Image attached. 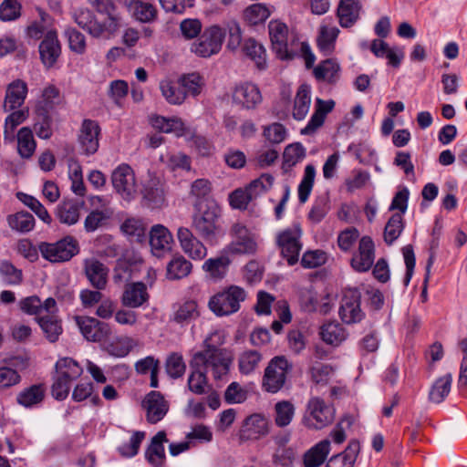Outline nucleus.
<instances>
[{
	"instance_id": "52",
	"label": "nucleus",
	"mask_w": 467,
	"mask_h": 467,
	"mask_svg": "<svg viewBox=\"0 0 467 467\" xmlns=\"http://www.w3.org/2000/svg\"><path fill=\"white\" fill-rule=\"evenodd\" d=\"M270 14L269 8L265 4L257 3L244 9V18L248 24L256 26L264 23L269 17Z\"/></svg>"
},
{
	"instance_id": "23",
	"label": "nucleus",
	"mask_w": 467,
	"mask_h": 467,
	"mask_svg": "<svg viewBox=\"0 0 467 467\" xmlns=\"http://www.w3.org/2000/svg\"><path fill=\"white\" fill-rule=\"evenodd\" d=\"M39 54L41 61L47 68H50L56 64L61 54V47L55 31L47 32L39 45Z\"/></svg>"
},
{
	"instance_id": "47",
	"label": "nucleus",
	"mask_w": 467,
	"mask_h": 467,
	"mask_svg": "<svg viewBox=\"0 0 467 467\" xmlns=\"http://www.w3.org/2000/svg\"><path fill=\"white\" fill-rule=\"evenodd\" d=\"M9 112L10 114L5 119L4 126V137L5 140L14 139L16 129L28 118L29 109L23 108Z\"/></svg>"
},
{
	"instance_id": "53",
	"label": "nucleus",
	"mask_w": 467,
	"mask_h": 467,
	"mask_svg": "<svg viewBox=\"0 0 467 467\" xmlns=\"http://www.w3.org/2000/svg\"><path fill=\"white\" fill-rule=\"evenodd\" d=\"M306 157V149L301 143H293L285 147L284 151L283 169L286 171L299 163Z\"/></svg>"
},
{
	"instance_id": "13",
	"label": "nucleus",
	"mask_w": 467,
	"mask_h": 467,
	"mask_svg": "<svg viewBox=\"0 0 467 467\" xmlns=\"http://www.w3.org/2000/svg\"><path fill=\"white\" fill-rule=\"evenodd\" d=\"M360 292L356 288L347 289L341 299L339 317L346 324L360 322L364 317V312L360 307Z\"/></svg>"
},
{
	"instance_id": "6",
	"label": "nucleus",
	"mask_w": 467,
	"mask_h": 467,
	"mask_svg": "<svg viewBox=\"0 0 467 467\" xmlns=\"http://www.w3.org/2000/svg\"><path fill=\"white\" fill-rule=\"evenodd\" d=\"M229 234L232 241L224 249L230 255L252 254L257 250L254 234L241 222L233 223Z\"/></svg>"
},
{
	"instance_id": "54",
	"label": "nucleus",
	"mask_w": 467,
	"mask_h": 467,
	"mask_svg": "<svg viewBox=\"0 0 467 467\" xmlns=\"http://www.w3.org/2000/svg\"><path fill=\"white\" fill-rule=\"evenodd\" d=\"M180 83L184 88L183 91L186 92V96L191 95L192 97L200 95L205 86L203 77L198 73H191L182 76L180 78Z\"/></svg>"
},
{
	"instance_id": "41",
	"label": "nucleus",
	"mask_w": 467,
	"mask_h": 467,
	"mask_svg": "<svg viewBox=\"0 0 467 467\" xmlns=\"http://www.w3.org/2000/svg\"><path fill=\"white\" fill-rule=\"evenodd\" d=\"M296 414V407L289 400H280L274 407L275 424L279 428L290 425Z\"/></svg>"
},
{
	"instance_id": "30",
	"label": "nucleus",
	"mask_w": 467,
	"mask_h": 467,
	"mask_svg": "<svg viewBox=\"0 0 467 467\" xmlns=\"http://www.w3.org/2000/svg\"><path fill=\"white\" fill-rule=\"evenodd\" d=\"M167 441L166 433L162 431L157 432V434L152 437L145 456L147 461L153 467H161L163 465L165 461V449L163 443Z\"/></svg>"
},
{
	"instance_id": "44",
	"label": "nucleus",
	"mask_w": 467,
	"mask_h": 467,
	"mask_svg": "<svg viewBox=\"0 0 467 467\" xmlns=\"http://www.w3.org/2000/svg\"><path fill=\"white\" fill-rule=\"evenodd\" d=\"M340 67L334 59H326L314 68L317 80L335 83L339 78Z\"/></svg>"
},
{
	"instance_id": "36",
	"label": "nucleus",
	"mask_w": 467,
	"mask_h": 467,
	"mask_svg": "<svg viewBox=\"0 0 467 467\" xmlns=\"http://www.w3.org/2000/svg\"><path fill=\"white\" fill-rule=\"evenodd\" d=\"M330 451V441L323 440L308 450L304 455L305 467H319Z\"/></svg>"
},
{
	"instance_id": "34",
	"label": "nucleus",
	"mask_w": 467,
	"mask_h": 467,
	"mask_svg": "<svg viewBox=\"0 0 467 467\" xmlns=\"http://www.w3.org/2000/svg\"><path fill=\"white\" fill-rule=\"evenodd\" d=\"M46 389L42 384H35L22 389L16 396V401L25 408L40 404L45 398Z\"/></svg>"
},
{
	"instance_id": "19",
	"label": "nucleus",
	"mask_w": 467,
	"mask_h": 467,
	"mask_svg": "<svg viewBox=\"0 0 467 467\" xmlns=\"http://www.w3.org/2000/svg\"><path fill=\"white\" fill-rule=\"evenodd\" d=\"M375 260V245L369 236L359 239L358 249L351 258V266L358 272L368 271Z\"/></svg>"
},
{
	"instance_id": "62",
	"label": "nucleus",
	"mask_w": 467,
	"mask_h": 467,
	"mask_svg": "<svg viewBox=\"0 0 467 467\" xmlns=\"http://www.w3.org/2000/svg\"><path fill=\"white\" fill-rule=\"evenodd\" d=\"M403 219L400 213L393 214L384 229V240L388 244L396 241L403 231Z\"/></svg>"
},
{
	"instance_id": "3",
	"label": "nucleus",
	"mask_w": 467,
	"mask_h": 467,
	"mask_svg": "<svg viewBox=\"0 0 467 467\" xmlns=\"http://www.w3.org/2000/svg\"><path fill=\"white\" fill-rule=\"evenodd\" d=\"M246 297L243 287L232 285L211 296L208 306L215 316L227 317L238 312Z\"/></svg>"
},
{
	"instance_id": "24",
	"label": "nucleus",
	"mask_w": 467,
	"mask_h": 467,
	"mask_svg": "<svg viewBox=\"0 0 467 467\" xmlns=\"http://www.w3.org/2000/svg\"><path fill=\"white\" fill-rule=\"evenodd\" d=\"M230 265V254L225 253V249L223 248L218 256L207 259L203 263L202 269L209 279L217 282L226 276Z\"/></svg>"
},
{
	"instance_id": "39",
	"label": "nucleus",
	"mask_w": 467,
	"mask_h": 467,
	"mask_svg": "<svg viewBox=\"0 0 467 467\" xmlns=\"http://www.w3.org/2000/svg\"><path fill=\"white\" fill-rule=\"evenodd\" d=\"M263 360V355L256 349H247L240 353L238 357V368L243 375H251L258 368Z\"/></svg>"
},
{
	"instance_id": "49",
	"label": "nucleus",
	"mask_w": 467,
	"mask_h": 467,
	"mask_svg": "<svg viewBox=\"0 0 467 467\" xmlns=\"http://www.w3.org/2000/svg\"><path fill=\"white\" fill-rule=\"evenodd\" d=\"M452 377L450 373L437 379L431 388L429 399L431 402L441 403L451 391Z\"/></svg>"
},
{
	"instance_id": "63",
	"label": "nucleus",
	"mask_w": 467,
	"mask_h": 467,
	"mask_svg": "<svg viewBox=\"0 0 467 467\" xmlns=\"http://www.w3.org/2000/svg\"><path fill=\"white\" fill-rule=\"evenodd\" d=\"M188 378L189 389L197 395H202L206 392L208 386L207 374L200 368H192Z\"/></svg>"
},
{
	"instance_id": "50",
	"label": "nucleus",
	"mask_w": 467,
	"mask_h": 467,
	"mask_svg": "<svg viewBox=\"0 0 467 467\" xmlns=\"http://www.w3.org/2000/svg\"><path fill=\"white\" fill-rule=\"evenodd\" d=\"M17 150L24 159L32 157L36 150V141L32 130L24 127L17 133Z\"/></svg>"
},
{
	"instance_id": "48",
	"label": "nucleus",
	"mask_w": 467,
	"mask_h": 467,
	"mask_svg": "<svg viewBox=\"0 0 467 467\" xmlns=\"http://www.w3.org/2000/svg\"><path fill=\"white\" fill-rule=\"evenodd\" d=\"M9 227L19 233H28L35 227V218L28 212H18L6 218Z\"/></svg>"
},
{
	"instance_id": "21",
	"label": "nucleus",
	"mask_w": 467,
	"mask_h": 467,
	"mask_svg": "<svg viewBox=\"0 0 467 467\" xmlns=\"http://www.w3.org/2000/svg\"><path fill=\"white\" fill-rule=\"evenodd\" d=\"M28 93L27 84L22 79H15L6 86L3 109L5 112L23 109Z\"/></svg>"
},
{
	"instance_id": "42",
	"label": "nucleus",
	"mask_w": 467,
	"mask_h": 467,
	"mask_svg": "<svg viewBox=\"0 0 467 467\" xmlns=\"http://www.w3.org/2000/svg\"><path fill=\"white\" fill-rule=\"evenodd\" d=\"M192 265L182 255L174 256L167 265V278L170 280L182 279L189 275Z\"/></svg>"
},
{
	"instance_id": "5",
	"label": "nucleus",
	"mask_w": 467,
	"mask_h": 467,
	"mask_svg": "<svg viewBox=\"0 0 467 467\" xmlns=\"http://www.w3.org/2000/svg\"><path fill=\"white\" fill-rule=\"evenodd\" d=\"M111 182L115 192L126 202H131L140 193L135 172L128 164H120L112 171Z\"/></svg>"
},
{
	"instance_id": "8",
	"label": "nucleus",
	"mask_w": 467,
	"mask_h": 467,
	"mask_svg": "<svg viewBox=\"0 0 467 467\" xmlns=\"http://www.w3.org/2000/svg\"><path fill=\"white\" fill-rule=\"evenodd\" d=\"M225 37V31L219 26L206 27L198 40L192 43L191 51L201 57H210L220 52Z\"/></svg>"
},
{
	"instance_id": "56",
	"label": "nucleus",
	"mask_w": 467,
	"mask_h": 467,
	"mask_svg": "<svg viewBox=\"0 0 467 467\" xmlns=\"http://www.w3.org/2000/svg\"><path fill=\"white\" fill-rule=\"evenodd\" d=\"M161 161L172 171L191 170V159L182 152L168 153L161 156Z\"/></svg>"
},
{
	"instance_id": "61",
	"label": "nucleus",
	"mask_w": 467,
	"mask_h": 467,
	"mask_svg": "<svg viewBox=\"0 0 467 467\" xmlns=\"http://www.w3.org/2000/svg\"><path fill=\"white\" fill-rule=\"evenodd\" d=\"M316 177V169L312 164H308L305 168L303 179L298 186V199L304 203L308 199Z\"/></svg>"
},
{
	"instance_id": "58",
	"label": "nucleus",
	"mask_w": 467,
	"mask_h": 467,
	"mask_svg": "<svg viewBox=\"0 0 467 467\" xmlns=\"http://www.w3.org/2000/svg\"><path fill=\"white\" fill-rule=\"evenodd\" d=\"M160 88L162 96L170 104L180 105L186 99V92L169 80H162L160 83Z\"/></svg>"
},
{
	"instance_id": "18",
	"label": "nucleus",
	"mask_w": 467,
	"mask_h": 467,
	"mask_svg": "<svg viewBox=\"0 0 467 467\" xmlns=\"http://www.w3.org/2000/svg\"><path fill=\"white\" fill-rule=\"evenodd\" d=\"M177 239L182 250L192 260H202L207 255L206 246L189 228H178Z\"/></svg>"
},
{
	"instance_id": "60",
	"label": "nucleus",
	"mask_w": 467,
	"mask_h": 467,
	"mask_svg": "<svg viewBox=\"0 0 467 467\" xmlns=\"http://www.w3.org/2000/svg\"><path fill=\"white\" fill-rule=\"evenodd\" d=\"M17 198L28 208H30L37 217L46 223H50L52 219L44 205L34 196L26 193H17Z\"/></svg>"
},
{
	"instance_id": "29",
	"label": "nucleus",
	"mask_w": 467,
	"mask_h": 467,
	"mask_svg": "<svg viewBox=\"0 0 467 467\" xmlns=\"http://www.w3.org/2000/svg\"><path fill=\"white\" fill-rule=\"evenodd\" d=\"M36 321L49 342L54 343L58 340L63 332V327L57 312L46 313L36 317Z\"/></svg>"
},
{
	"instance_id": "45",
	"label": "nucleus",
	"mask_w": 467,
	"mask_h": 467,
	"mask_svg": "<svg viewBox=\"0 0 467 467\" xmlns=\"http://www.w3.org/2000/svg\"><path fill=\"white\" fill-rule=\"evenodd\" d=\"M359 449V444L352 441L348 448L341 453L331 457L326 467H352Z\"/></svg>"
},
{
	"instance_id": "37",
	"label": "nucleus",
	"mask_w": 467,
	"mask_h": 467,
	"mask_svg": "<svg viewBox=\"0 0 467 467\" xmlns=\"http://www.w3.org/2000/svg\"><path fill=\"white\" fill-rule=\"evenodd\" d=\"M319 335L324 342L338 346L348 337L347 330L337 322H327L320 327Z\"/></svg>"
},
{
	"instance_id": "35",
	"label": "nucleus",
	"mask_w": 467,
	"mask_h": 467,
	"mask_svg": "<svg viewBox=\"0 0 467 467\" xmlns=\"http://www.w3.org/2000/svg\"><path fill=\"white\" fill-rule=\"evenodd\" d=\"M79 203L74 200H64L56 208L55 214L61 223L73 225L79 220Z\"/></svg>"
},
{
	"instance_id": "20",
	"label": "nucleus",
	"mask_w": 467,
	"mask_h": 467,
	"mask_svg": "<svg viewBox=\"0 0 467 467\" xmlns=\"http://www.w3.org/2000/svg\"><path fill=\"white\" fill-rule=\"evenodd\" d=\"M142 407L146 410L147 421L150 424L161 421L169 410V404L164 397L155 390L146 395Z\"/></svg>"
},
{
	"instance_id": "57",
	"label": "nucleus",
	"mask_w": 467,
	"mask_h": 467,
	"mask_svg": "<svg viewBox=\"0 0 467 467\" xmlns=\"http://www.w3.org/2000/svg\"><path fill=\"white\" fill-rule=\"evenodd\" d=\"M199 317L198 306L195 301H186L174 312L173 319L179 324H188Z\"/></svg>"
},
{
	"instance_id": "12",
	"label": "nucleus",
	"mask_w": 467,
	"mask_h": 467,
	"mask_svg": "<svg viewBox=\"0 0 467 467\" xmlns=\"http://www.w3.org/2000/svg\"><path fill=\"white\" fill-rule=\"evenodd\" d=\"M142 200L151 209L161 208L166 205V192L164 183L154 172L148 171V178L140 189Z\"/></svg>"
},
{
	"instance_id": "46",
	"label": "nucleus",
	"mask_w": 467,
	"mask_h": 467,
	"mask_svg": "<svg viewBox=\"0 0 467 467\" xmlns=\"http://www.w3.org/2000/svg\"><path fill=\"white\" fill-rule=\"evenodd\" d=\"M310 104V88L306 85H302L295 99L293 117L297 120L305 119L309 111Z\"/></svg>"
},
{
	"instance_id": "15",
	"label": "nucleus",
	"mask_w": 467,
	"mask_h": 467,
	"mask_svg": "<svg viewBox=\"0 0 467 467\" xmlns=\"http://www.w3.org/2000/svg\"><path fill=\"white\" fill-rule=\"evenodd\" d=\"M74 320L83 337L88 341H105L111 334L109 324L94 317L76 316Z\"/></svg>"
},
{
	"instance_id": "27",
	"label": "nucleus",
	"mask_w": 467,
	"mask_h": 467,
	"mask_svg": "<svg viewBox=\"0 0 467 467\" xmlns=\"http://www.w3.org/2000/svg\"><path fill=\"white\" fill-rule=\"evenodd\" d=\"M149 297L146 285L142 282H133L126 285L120 299L124 306L138 308L147 303Z\"/></svg>"
},
{
	"instance_id": "26",
	"label": "nucleus",
	"mask_w": 467,
	"mask_h": 467,
	"mask_svg": "<svg viewBox=\"0 0 467 467\" xmlns=\"http://www.w3.org/2000/svg\"><path fill=\"white\" fill-rule=\"evenodd\" d=\"M19 307L24 313L36 316V317L46 313L58 312L55 298L48 297L42 302L37 296H31L21 299Z\"/></svg>"
},
{
	"instance_id": "14",
	"label": "nucleus",
	"mask_w": 467,
	"mask_h": 467,
	"mask_svg": "<svg viewBox=\"0 0 467 467\" xmlns=\"http://www.w3.org/2000/svg\"><path fill=\"white\" fill-rule=\"evenodd\" d=\"M232 101L241 109L251 110L255 109L262 103L263 96L255 84L244 82L234 88Z\"/></svg>"
},
{
	"instance_id": "31",
	"label": "nucleus",
	"mask_w": 467,
	"mask_h": 467,
	"mask_svg": "<svg viewBox=\"0 0 467 467\" xmlns=\"http://www.w3.org/2000/svg\"><path fill=\"white\" fill-rule=\"evenodd\" d=\"M88 2L99 16H105L109 22H113L120 27L123 26V15L113 0H88Z\"/></svg>"
},
{
	"instance_id": "33",
	"label": "nucleus",
	"mask_w": 467,
	"mask_h": 467,
	"mask_svg": "<svg viewBox=\"0 0 467 467\" xmlns=\"http://www.w3.org/2000/svg\"><path fill=\"white\" fill-rule=\"evenodd\" d=\"M360 5L358 0H340L337 17L343 27L353 26L359 16Z\"/></svg>"
},
{
	"instance_id": "55",
	"label": "nucleus",
	"mask_w": 467,
	"mask_h": 467,
	"mask_svg": "<svg viewBox=\"0 0 467 467\" xmlns=\"http://www.w3.org/2000/svg\"><path fill=\"white\" fill-rule=\"evenodd\" d=\"M113 209L93 210L84 221L85 230L88 233L96 231L113 215Z\"/></svg>"
},
{
	"instance_id": "2",
	"label": "nucleus",
	"mask_w": 467,
	"mask_h": 467,
	"mask_svg": "<svg viewBox=\"0 0 467 467\" xmlns=\"http://www.w3.org/2000/svg\"><path fill=\"white\" fill-rule=\"evenodd\" d=\"M77 25L85 30L91 37L109 40L120 30V26L103 16L95 15L88 8L78 9L73 13Z\"/></svg>"
},
{
	"instance_id": "38",
	"label": "nucleus",
	"mask_w": 467,
	"mask_h": 467,
	"mask_svg": "<svg viewBox=\"0 0 467 467\" xmlns=\"http://www.w3.org/2000/svg\"><path fill=\"white\" fill-rule=\"evenodd\" d=\"M244 54L250 58L260 70L266 68V50L264 46L254 38L244 41L243 47Z\"/></svg>"
},
{
	"instance_id": "9",
	"label": "nucleus",
	"mask_w": 467,
	"mask_h": 467,
	"mask_svg": "<svg viewBox=\"0 0 467 467\" xmlns=\"http://www.w3.org/2000/svg\"><path fill=\"white\" fill-rule=\"evenodd\" d=\"M220 216L221 208L216 203H210L203 212L192 217V226L202 239L213 240L220 231Z\"/></svg>"
},
{
	"instance_id": "22",
	"label": "nucleus",
	"mask_w": 467,
	"mask_h": 467,
	"mask_svg": "<svg viewBox=\"0 0 467 467\" xmlns=\"http://www.w3.org/2000/svg\"><path fill=\"white\" fill-rule=\"evenodd\" d=\"M173 237L167 227L155 224L150 232V245L154 255L160 257L171 250Z\"/></svg>"
},
{
	"instance_id": "40",
	"label": "nucleus",
	"mask_w": 467,
	"mask_h": 467,
	"mask_svg": "<svg viewBox=\"0 0 467 467\" xmlns=\"http://www.w3.org/2000/svg\"><path fill=\"white\" fill-rule=\"evenodd\" d=\"M127 11L133 18L142 23H150L157 16L156 7L141 0H135Z\"/></svg>"
},
{
	"instance_id": "1",
	"label": "nucleus",
	"mask_w": 467,
	"mask_h": 467,
	"mask_svg": "<svg viewBox=\"0 0 467 467\" xmlns=\"http://www.w3.org/2000/svg\"><path fill=\"white\" fill-rule=\"evenodd\" d=\"M233 359L227 348H203L193 355L191 367L210 373L213 379L219 380L229 373Z\"/></svg>"
},
{
	"instance_id": "28",
	"label": "nucleus",
	"mask_w": 467,
	"mask_h": 467,
	"mask_svg": "<svg viewBox=\"0 0 467 467\" xmlns=\"http://www.w3.org/2000/svg\"><path fill=\"white\" fill-rule=\"evenodd\" d=\"M84 271L92 286L103 290L108 282L109 269L96 258H88L84 261Z\"/></svg>"
},
{
	"instance_id": "11",
	"label": "nucleus",
	"mask_w": 467,
	"mask_h": 467,
	"mask_svg": "<svg viewBox=\"0 0 467 467\" xmlns=\"http://www.w3.org/2000/svg\"><path fill=\"white\" fill-rule=\"evenodd\" d=\"M42 256L52 262H66L78 253V242L72 237H66L53 244L43 243L39 245Z\"/></svg>"
},
{
	"instance_id": "51",
	"label": "nucleus",
	"mask_w": 467,
	"mask_h": 467,
	"mask_svg": "<svg viewBox=\"0 0 467 467\" xmlns=\"http://www.w3.org/2000/svg\"><path fill=\"white\" fill-rule=\"evenodd\" d=\"M339 33L337 26H321L319 36L317 37V45L325 55L332 53L335 47V41Z\"/></svg>"
},
{
	"instance_id": "7",
	"label": "nucleus",
	"mask_w": 467,
	"mask_h": 467,
	"mask_svg": "<svg viewBox=\"0 0 467 467\" xmlns=\"http://www.w3.org/2000/svg\"><path fill=\"white\" fill-rule=\"evenodd\" d=\"M292 366L285 357L273 358L265 369L262 387L269 393L278 392L285 384Z\"/></svg>"
},
{
	"instance_id": "64",
	"label": "nucleus",
	"mask_w": 467,
	"mask_h": 467,
	"mask_svg": "<svg viewBox=\"0 0 467 467\" xmlns=\"http://www.w3.org/2000/svg\"><path fill=\"white\" fill-rule=\"evenodd\" d=\"M167 374L172 379L182 377L186 370V365L181 354L173 352L170 354L165 362Z\"/></svg>"
},
{
	"instance_id": "43",
	"label": "nucleus",
	"mask_w": 467,
	"mask_h": 467,
	"mask_svg": "<svg viewBox=\"0 0 467 467\" xmlns=\"http://www.w3.org/2000/svg\"><path fill=\"white\" fill-rule=\"evenodd\" d=\"M56 374L73 381L83 373L82 367L71 358H59L56 363Z\"/></svg>"
},
{
	"instance_id": "32",
	"label": "nucleus",
	"mask_w": 467,
	"mask_h": 467,
	"mask_svg": "<svg viewBox=\"0 0 467 467\" xmlns=\"http://www.w3.org/2000/svg\"><path fill=\"white\" fill-rule=\"evenodd\" d=\"M334 106L335 102L333 100L325 101L318 99L317 100V109L307 125L301 130V133L306 135L314 133L323 125L326 115L333 109Z\"/></svg>"
},
{
	"instance_id": "17",
	"label": "nucleus",
	"mask_w": 467,
	"mask_h": 467,
	"mask_svg": "<svg viewBox=\"0 0 467 467\" xmlns=\"http://www.w3.org/2000/svg\"><path fill=\"white\" fill-rule=\"evenodd\" d=\"M274 52L280 59H292L294 54L287 48L288 28L285 24L274 20L268 25Z\"/></svg>"
},
{
	"instance_id": "25",
	"label": "nucleus",
	"mask_w": 467,
	"mask_h": 467,
	"mask_svg": "<svg viewBox=\"0 0 467 467\" xmlns=\"http://www.w3.org/2000/svg\"><path fill=\"white\" fill-rule=\"evenodd\" d=\"M269 433V421L260 413L247 417L241 430V438L244 440H257Z\"/></svg>"
},
{
	"instance_id": "4",
	"label": "nucleus",
	"mask_w": 467,
	"mask_h": 467,
	"mask_svg": "<svg viewBox=\"0 0 467 467\" xmlns=\"http://www.w3.org/2000/svg\"><path fill=\"white\" fill-rule=\"evenodd\" d=\"M335 410L319 397H311L303 416V424L311 430H321L333 422Z\"/></svg>"
},
{
	"instance_id": "16",
	"label": "nucleus",
	"mask_w": 467,
	"mask_h": 467,
	"mask_svg": "<svg viewBox=\"0 0 467 467\" xmlns=\"http://www.w3.org/2000/svg\"><path fill=\"white\" fill-rule=\"evenodd\" d=\"M100 127L92 119H84L78 135V142L83 154L89 156L98 151L99 147Z\"/></svg>"
},
{
	"instance_id": "59",
	"label": "nucleus",
	"mask_w": 467,
	"mask_h": 467,
	"mask_svg": "<svg viewBox=\"0 0 467 467\" xmlns=\"http://www.w3.org/2000/svg\"><path fill=\"white\" fill-rule=\"evenodd\" d=\"M121 232L136 240H140L145 236L146 226L140 218H127L120 226Z\"/></svg>"
},
{
	"instance_id": "10",
	"label": "nucleus",
	"mask_w": 467,
	"mask_h": 467,
	"mask_svg": "<svg viewBox=\"0 0 467 467\" xmlns=\"http://www.w3.org/2000/svg\"><path fill=\"white\" fill-rule=\"evenodd\" d=\"M301 236L302 230L298 224L284 229L276 235L277 246L289 265H294L298 261L302 249Z\"/></svg>"
}]
</instances>
